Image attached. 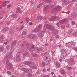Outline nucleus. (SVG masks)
<instances>
[{
	"label": "nucleus",
	"instance_id": "obj_1",
	"mask_svg": "<svg viewBox=\"0 0 77 77\" xmlns=\"http://www.w3.org/2000/svg\"><path fill=\"white\" fill-rule=\"evenodd\" d=\"M21 48L22 50H24V48H27L28 50H32L34 48V45L32 44H29L26 42H23L21 43Z\"/></svg>",
	"mask_w": 77,
	"mask_h": 77
},
{
	"label": "nucleus",
	"instance_id": "obj_2",
	"mask_svg": "<svg viewBox=\"0 0 77 77\" xmlns=\"http://www.w3.org/2000/svg\"><path fill=\"white\" fill-rule=\"evenodd\" d=\"M62 8L60 6H57L55 7V8L53 9L51 11V13L52 14H56L58 11H61Z\"/></svg>",
	"mask_w": 77,
	"mask_h": 77
},
{
	"label": "nucleus",
	"instance_id": "obj_3",
	"mask_svg": "<svg viewBox=\"0 0 77 77\" xmlns=\"http://www.w3.org/2000/svg\"><path fill=\"white\" fill-rule=\"evenodd\" d=\"M60 51L61 52V54L63 55V57L62 58L63 59H65V58L66 57L67 54H68V52L67 50H64L63 49H60Z\"/></svg>",
	"mask_w": 77,
	"mask_h": 77
},
{
	"label": "nucleus",
	"instance_id": "obj_4",
	"mask_svg": "<svg viewBox=\"0 0 77 77\" xmlns=\"http://www.w3.org/2000/svg\"><path fill=\"white\" fill-rule=\"evenodd\" d=\"M44 29H47L53 31L54 30V28L52 25H49L48 24H45L44 25Z\"/></svg>",
	"mask_w": 77,
	"mask_h": 77
},
{
	"label": "nucleus",
	"instance_id": "obj_5",
	"mask_svg": "<svg viewBox=\"0 0 77 77\" xmlns=\"http://www.w3.org/2000/svg\"><path fill=\"white\" fill-rule=\"evenodd\" d=\"M23 63L26 65H29L30 67H32L35 64L34 63H31L29 61H24L23 62Z\"/></svg>",
	"mask_w": 77,
	"mask_h": 77
},
{
	"label": "nucleus",
	"instance_id": "obj_6",
	"mask_svg": "<svg viewBox=\"0 0 77 77\" xmlns=\"http://www.w3.org/2000/svg\"><path fill=\"white\" fill-rule=\"evenodd\" d=\"M6 66L7 68H10L11 71L14 70V68L12 66V64L9 63L8 60L6 61Z\"/></svg>",
	"mask_w": 77,
	"mask_h": 77
},
{
	"label": "nucleus",
	"instance_id": "obj_7",
	"mask_svg": "<svg viewBox=\"0 0 77 77\" xmlns=\"http://www.w3.org/2000/svg\"><path fill=\"white\" fill-rule=\"evenodd\" d=\"M59 20V17L56 16H52L49 19L50 21H57Z\"/></svg>",
	"mask_w": 77,
	"mask_h": 77
},
{
	"label": "nucleus",
	"instance_id": "obj_8",
	"mask_svg": "<svg viewBox=\"0 0 77 77\" xmlns=\"http://www.w3.org/2000/svg\"><path fill=\"white\" fill-rule=\"evenodd\" d=\"M68 20L67 19H63V20H61L59 21V23L60 25L63 24V23H68Z\"/></svg>",
	"mask_w": 77,
	"mask_h": 77
},
{
	"label": "nucleus",
	"instance_id": "obj_9",
	"mask_svg": "<svg viewBox=\"0 0 77 77\" xmlns=\"http://www.w3.org/2000/svg\"><path fill=\"white\" fill-rule=\"evenodd\" d=\"M44 33H45V32L44 31H41L38 33V36L40 38H42L43 37Z\"/></svg>",
	"mask_w": 77,
	"mask_h": 77
},
{
	"label": "nucleus",
	"instance_id": "obj_10",
	"mask_svg": "<svg viewBox=\"0 0 77 77\" xmlns=\"http://www.w3.org/2000/svg\"><path fill=\"white\" fill-rule=\"evenodd\" d=\"M23 71L25 73H27V72H30V71H32V69H23Z\"/></svg>",
	"mask_w": 77,
	"mask_h": 77
},
{
	"label": "nucleus",
	"instance_id": "obj_11",
	"mask_svg": "<svg viewBox=\"0 0 77 77\" xmlns=\"http://www.w3.org/2000/svg\"><path fill=\"white\" fill-rule=\"evenodd\" d=\"M49 59H50L49 58L46 57L45 61L46 62L47 65L48 66H50V60H49Z\"/></svg>",
	"mask_w": 77,
	"mask_h": 77
},
{
	"label": "nucleus",
	"instance_id": "obj_12",
	"mask_svg": "<svg viewBox=\"0 0 77 77\" xmlns=\"http://www.w3.org/2000/svg\"><path fill=\"white\" fill-rule=\"evenodd\" d=\"M45 18H46V17H45L42 18L41 16H38L37 17V19L39 20L40 21H41V20H44L45 19Z\"/></svg>",
	"mask_w": 77,
	"mask_h": 77
},
{
	"label": "nucleus",
	"instance_id": "obj_13",
	"mask_svg": "<svg viewBox=\"0 0 77 77\" xmlns=\"http://www.w3.org/2000/svg\"><path fill=\"white\" fill-rule=\"evenodd\" d=\"M29 37L30 38H31V39H34V38H35L36 36H35V35L34 34H32L29 35Z\"/></svg>",
	"mask_w": 77,
	"mask_h": 77
},
{
	"label": "nucleus",
	"instance_id": "obj_14",
	"mask_svg": "<svg viewBox=\"0 0 77 77\" xmlns=\"http://www.w3.org/2000/svg\"><path fill=\"white\" fill-rule=\"evenodd\" d=\"M74 62V59L73 58H71L69 60V63L71 65H72L73 63Z\"/></svg>",
	"mask_w": 77,
	"mask_h": 77
},
{
	"label": "nucleus",
	"instance_id": "obj_15",
	"mask_svg": "<svg viewBox=\"0 0 77 77\" xmlns=\"http://www.w3.org/2000/svg\"><path fill=\"white\" fill-rule=\"evenodd\" d=\"M16 60L17 62H20V61H21V58H20V56H18L16 57Z\"/></svg>",
	"mask_w": 77,
	"mask_h": 77
},
{
	"label": "nucleus",
	"instance_id": "obj_16",
	"mask_svg": "<svg viewBox=\"0 0 77 77\" xmlns=\"http://www.w3.org/2000/svg\"><path fill=\"white\" fill-rule=\"evenodd\" d=\"M62 2H63V3H66V5H67L68 4L69 2H68V1L67 0H61Z\"/></svg>",
	"mask_w": 77,
	"mask_h": 77
},
{
	"label": "nucleus",
	"instance_id": "obj_17",
	"mask_svg": "<svg viewBox=\"0 0 77 77\" xmlns=\"http://www.w3.org/2000/svg\"><path fill=\"white\" fill-rule=\"evenodd\" d=\"M21 9L19 8H17L16 9V12L17 13H20V12H21Z\"/></svg>",
	"mask_w": 77,
	"mask_h": 77
},
{
	"label": "nucleus",
	"instance_id": "obj_18",
	"mask_svg": "<svg viewBox=\"0 0 77 77\" xmlns=\"http://www.w3.org/2000/svg\"><path fill=\"white\" fill-rule=\"evenodd\" d=\"M39 29H38V28H36V29H34L32 31V32H33L34 33L38 32H39Z\"/></svg>",
	"mask_w": 77,
	"mask_h": 77
},
{
	"label": "nucleus",
	"instance_id": "obj_19",
	"mask_svg": "<svg viewBox=\"0 0 77 77\" xmlns=\"http://www.w3.org/2000/svg\"><path fill=\"white\" fill-rule=\"evenodd\" d=\"M16 44H17V40H14L12 43V45L13 46H15L16 45Z\"/></svg>",
	"mask_w": 77,
	"mask_h": 77
},
{
	"label": "nucleus",
	"instance_id": "obj_20",
	"mask_svg": "<svg viewBox=\"0 0 77 77\" xmlns=\"http://www.w3.org/2000/svg\"><path fill=\"white\" fill-rule=\"evenodd\" d=\"M49 6V5H47L45 7V8L43 9V11H46L47 10V9L48 8V7Z\"/></svg>",
	"mask_w": 77,
	"mask_h": 77
},
{
	"label": "nucleus",
	"instance_id": "obj_21",
	"mask_svg": "<svg viewBox=\"0 0 77 77\" xmlns=\"http://www.w3.org/2000/svg\"><path fill=\"white\" fill-rule=\"evenodd\" d=\"M10 34L12 35L14 33V29H11L9 31Z\"/></svg>",
	"mask_w": 77,
	"mask_h": 77
},
{
	"label": "nucleus",
	"instance_id": "obj_22",
	"mask_svg": "<svg viewBox=\"0 0 77 77\" xmlns=\"http://www.w3.org/2000/svg\"><path fill=\"white\" fill-rule=\"evenodd\" d=\"M52 33L53 34L57 35V30H54V29Z\"/></svg>",
	"mask_w": 77,
	"mask_h": 77
},
{
	"label": "nucleus",
	"instance_id": "obj_23",
	"mask_svg": "<svg viewBox=\"0 0 77 77\" xmlns=\"http://www.w3.org/2000/svg\"><path fill=\"white\" fill-rule=\"evenodd\" d=\"M34 64L33 65H34ZM33 65L30 68H32V69H37V66H33Z\"/></svg>",
	"mask_w": 77,
	"mask_h": 77
},
{
	"label": "nucleus",
	"instance_id": "obj_24",
	"mask_svg": "<svg viewBox=\"0 0 77 77\" xmlns=\"http://www.w3.org/2000/svg\"><path fill=\"white\" fill-rule=\"evenodd\" d=\"M11 16L13 18H16L17 17V14H12Z\"/></svg>",
	"mask_w": 77,
	"mask_h": 77
},
{
	"label": "nucleus",
	"instance_id": "obj_25",
	"mask_svg": "<svg viewBox=\"0 0 77 77\" xmlns=\"http://www.w3.org/2000/svg\"><path fill=\"white\" fill-rule=\"evenodd\" d=\"M61 73L62 74H65V72L63 69L61 70Z\"/></svg>",
	"mask_w": 77,
	"mask_h": 77
},
{
	"label": "nucleus",
	"instance_id": "obj_26",
	"mask_svg": "<svg viewBox=\"0 0 77 77\" xmlns=\"http://www.w3.org/2000/svg\"><path fill=\"white\" fill-rule=\"evenodd\" d=\"M42 28V24H39V25H38V29L39 30L40 29H41Z\"/></svg>",
	"mask_w": 77,
	"mask_h": 77
},
{
	"label": "nucleus",
	"instance_id": "obj_27",
	"mask_svg": "<svg viewBox=\"0 0 77 77\" xmlns=\"http://www.w3.org/2000/svg\"><path fill=\"white\" fill-rule=\"evenodd\" d=\"M26 35V32L25 31H23L22 32L23 37H24V36L25 35Z\"/></svg>",
	"mask_w": 77,
	"mask_h": 77
},
{
	"label": "nucleus",
	"instance_id": "obj_28",
	"mask_svg": "<svg viewBox=\"0 0 77 77\" xmlns=\"http://www.w3.org/2000/svg\"><path fill=\"white\" fill-rule=\"evenodd\" d=\"M42 5V3H41L40 4L38 5L37 6V8H40L41 6Z\"/></svg>",
	"mask_w": 77,
	"mask_h": 77
},
{
	"label": "nucleus",
	"instance_id": "obj_29",
	"mask_svg": "<svg viewBox=\"0 0 77 77\" xmlns=\"http://www.w3.org/2000/svg\"><path fill=\"white\" fill-rule=\"evenodd\" d=\"M28 77H32V74L31 73H29L28 74Z\"/></svg>",
	"mask_w": 77,
	"mask_h": 77
},
{
	"label": "nucleus",
	"instance_id": "obj_30",
	"mask_svg": "<svg viewBox=\"0 0 77 77\" xmlns=\"http://www.w3.org/2000/svg\"><path fill=\"white\" fill-rule=\"evenodd\" d=\"M56 26H57L58 27H60V24L59 22H58L57 23H56Z\"/></svg>",
	"mask_w": 77,
	"mask_h": 77
},
{
	"label": "nucleus",
	"instance_id": "obj_31",
	"mask_svg": "<svg viewBox=\"0 0 77 77\" xmlns=\"http://www.w3.org/2000/svg\"><path fill=\"white\" fill-rule=\"evenodd\" d=\"M72 49L73 50H75V51H77V48H76L75 47H74L72 48Z\"/></svg>",
	"mask_w": 77,
	"mask_h": 77
},
{
	"label": "nucleus",
	"instance_id": "obj_32",
	"mask_svg": "<svg viewBox=\"0 0 77 77\" xmlns=\"http://www.w3.org/2000/svg\"><path fill=\"white\" fill-rule=\"evenodd\" d=\"M32 56L33 57H38V55H37V54H32Z\"/></svg>",
	"mask_w": 77,
	"mask_h": 77
},
{
	"label": "nucleus",
	"instance_id": "obj_33",
	"mask_svg": "<svg viewBox=\"0 0 77 77\" xmlns=\"http://www.w3.org/2000/svg\"><path fill=\"white\" fill-rule=\"evenodd\" d=\"M7 73L8 74V75H11V72H9V71H8L7 72Z\"/></svg>",
	"mask_w": 77,
	"mask_h": 77
},
{
	"label": "nucleus",
	"instance_id": "obj_34",
	"mask_svg": "<svg viewBox=\"0 0 77 77\" xmlns=\"http://www.w3.org/2000/svg\"><path fill=\"white\" fill-rule=\"evenodd\" d=\"M6 48H7V49H8V50H9V49H10V45H7L6 47Z\"/></svg>",
	"mask_w": 77,
	"mask_h": 77
},
{
	"label": "nucleus",
	"instance_id": "obj_35",
	"mask_svg": "<svg viewBox=\"0 0 77 77\" xmlns=\"http://www.w3.org/2000/svg\"><path fill=\"white\" fill-rule=\"evenodd\" d=\"M56 65L57 66H58V67L60 66V63L57 62L56 63Z\"/></svg>",
	"mask_w": 77,
	"mask_h": 77
},
{
	"label": "nucleus",
	"instance_id": "obj_36",
	"mask_svg": "<svg viewBox=\"0 0 77 77\" xmlns=\"http://www.w3.org/2000/svg\"><path fill=\"white\" fill-rule=\"evenodd\" d=\"M3 50H4L3 48L2 47H0V51H3Z\"/></svg>",
	"mask_w": 77,
	"mask_h": 77
},
{
	"label": "nucleus",
	"instance_id": "obj_37",
	"mask_svg": "<svg viewBox=\"0 0 77 77\" xmlns=\"http://www.w3.org/2000/svg\"><path fill=\"white\" fill-rule=\"evenodd\" d=\"M61 28L63 29H64L65 28V26L64 25H62L61 26Z\"/></svg>",
	"mask_w": 77,
	"mask_h": 77
},
{
	"label": "nucleus",
	"instance_id": "obj_38",
	"mask_svg": "<svg viewBox=\"0 0 77 77\" xmlns=\"http://www.w3.org/2000/svg\"><path fill=\"white\" fill-rule=\"evenodd\" d=\"M3 6H4V7H6V3L5 2V1L4 2L3 4Z\"/></svg>",
	"mask_w": 77,
	"mask_h": 77
},
{
	"label": "nucleus",
	"instance_id": "obj_39",
	"mask_svg": "<svg viewBox=\"0 0 77 77\" xmlns=\"http://www.w3.org/2000/svg\"><path fill=\"white\" fill-rule=\"evenodd\" d=\"M42 65H43V66H45V63L43 62L42 63Z\"/></svg>",
	"mask_w": 77,
	"mask_h": 77
},
{
	"label": "nucleus",
	"instance_id": "obj_40",
	"mask_svg": "<svg viewBox=\"0 0 77 77\" xmlns=\"http://www.w3.org/2000/svg\"><path fill=\"white\" fill-rule=\"evenodd\" d=\"M8 29V27H6L4 28V30L6 31V30H7Z\"/></svg>",
	"mask_w": 77,
	"mask_h": 77
},
{
	"label": "nucleus",
	"instance_id": "obj_41",
	"mask_svg": "<svg viewBox=\"0 0 77 77\" xmlns=\"http://www.w3.org/2000/svg\"><path fill=\"white\" fill-rule=\"evenodd\" d=\"M58 47H59V48H60H60L61 49H63L62 48V47H61V45H58Z\"/></svg>",
	"mask_w": 77,
	"mask_h": 77
},
{
	"label": "nucleus",
	"instance_id": "obj_42",
	"mask_svg": "<svg viewBox=\"0 0 77 77\" xmlns=\"http://www.w3.org/2000/svg\"><path fill=\"white\" fill-rule=\"evenodd\" d=\"M4 3H5V4L6 3H9V1H5Z\"/></svg>",
	"mask_w": 77,
	"mask_h": 77
},
{
	"label": "nucleus",
	"instance_id": "obj_43",
	"mask_svg": "<svg viewBox=\"0 0 77 77\" xmlns=\"http://www.w3.org/2000/svg\"><path fill=\"white\" fill-rule=\"evenodd\" d=\"M53 6H55V5H56V3L55 2H54L53 3Z\"/></svg>",
	"mask_w": 77,
	"mask_h": 77
},
{
	"label": "nucleus",
	"instance_id": "obj_44",
	"mask_svg": "<svg viewBox=\"0 0 77 77\" xmlns=\"http://www.w3.org/2000/svg\"><path fill=\"white\" fill-rule=\"evenodd\" d=\"M26 21H27V23H28V22H29V18H27L26 19Z\"/></svg>",
	"mask_w": 77,
	"mask_h": 77
},
{
	"label": "nucleus",
	"instance_id": "obj_45",
	"mask_svg": "<svg viewBox=\"0 0 77 77\" xmlns=\"http://www.w3.org/2000/svg\"><path fill=\"white\" fill-rule=\"evenodd\" d=\"M72 25H74V24H75V22L73 21L72 22Z\"/></svg>",
	"mask_w": 77,
	"mask_h": 77
},
{
	"label": "nucleus",
	"instance_id": "obj_46",
	"mask_svg": "<svg viewBox=\"0 0 77 77\" xmlns=\"http://www.w3.org/2000/svg\"><path fill=\"white\" fill-rule=\"evenodd\" d=\"M23 27H24V26H21V27H20V30H21V29H23Z\"/></svg>",
	"mask_w": 77,
	"mask_h": 77
},
{
	"label": "nucleus",
	"instance_id": "obj_47",
	"mask_svg": "<svg viewBox=\"0 0 77 77\" xmlns=\"http://www.w3.org/2000/svg\"><path fill=\"white\" fill-rule=\"evenodd\" d=\"M50 39L51 41H53V38L51 37L50 38Z\"/></svg>",
	"mask_w": 77,
	"mask_h": 77
},
{
	"label": "nucleus",
	"instance_id": "obj_48",
	"mask_svg": "<svg viewBox=\"0 0 77 77\" xmlns=\"http://www.w3.org/2000/svg\"><path fill=\"white\" fill-rule=\"evenodd\" d=\"M48 44H45V47H47V46H48Z\"/></svg>",
	"mask_w": 77,
	"mask_h": 77
},
{
	"label": "nucleus",
	"instance_id": "obj_49",
	"mask_svg": "<svg viewBox=\"0 0 77 77\" xmlns=\"http://www.w3.org/2000/svg\"><path fill=\"white\" fill-rule=\"evenodd\" d=\"M69 33V34H71V33H72V31L70 30Z\"/></svg>",
	"mask_w": 77,
	"mask_h": 77
},
{
	"label": "nucleus",
	"instance_id": "obj_50",
	"mask_svg": "<svg viewBox=\"0 0 77 77\" xmlns=\"http://www.w3.org/2000/svg\"><path fill=\"white\" fill-rule=\"evenodd\" d=\"M29 25H30L31 26H32L33 25V23H32V22H30L29 24Z\"/></svg>",
	"mask_w": 77,
	"mask_h": 77
},
{
	"label": "nucleus",
	"instance_id": "obj_51",
	"mask_svg": "<svg viewBox=\"0 0 77 77\" xmlns=\"http://www.w3.org/2000/svg\"><path fill=\"white\" fill-rule=\"evenodd\" d=\"M43 72H45L46 71V69H43Z\"/></svg>",
	"mask_w": 77,
	"mask_h": 77
},
{
	"label": "nucleus",
	"instance_id": "obj_52",
	"mask_svg": "<svg viewBox=\"0 0 77 77\" xmlns=\"http://www.w3.org/2000/svg\"><path fill=\"white\" fill-rule=\"evenodd\" d=\"M68 69H69V70H71V67H68Z\"/></svg>",
	"mask_w": 77,
	"mask_h": 77
},
{
	"label": "nucleus",
	"instance_id": "obj_53",
	"mask_svg": "<svg viewBox=\"0 0 77 77\" xmlns=\"http://www.w3.org/2000/svg\"><path fill=\"white\" fill-rule=\"evenodd\" d=\"M11 7V5H8L7 6V8H10Z\"/></svg>",
	"mask_w": 77,
	"mask_h": 77
},
{
	"label": "nucleus",
	"instance_id": "obj_54",
	"mask_svg": "<svg viewBox=\"0 0 77 77\" xmlns=\"http://www.w3.org/2000/svg\"><path fill=\"white\" fill-rule=\"evenodd\" d=\"M4 44H5V45H7V44H8V42H5Z\"/></svg>",
	"mask_w": 77,
	"mask_h": 77
},
{
	"label": "nucleus",
	"instance_id": "obj_55",
	"mask_svg": "<svg viewBox=\"0 0 77 77\" xmlns=\"http://www.w3.org/2000/svg\"><path fill=\"white\" fill-rule=\"evenodd\" d=\"M47 71H50V69H47Z\"/></svg>",
	"mask_w": 77,
	"mask_h": 77
},
{
	"label": "nucleus",
	"instance_id": "obj_56",
	"mask_svg": "<svg viewBox=\"0 0 77 77\" xmlns=\"http://www.w3.org/2000/svg\"><path fill=\"white\" fill-rule=\"evenodd\" d=\"M56 38H59V36L58 35H56Z\"/></svg>",
	"mask_w": 77,
	"mask_h": 77
},
{
	"label": "nucleus",
	"instance_id": "obj_57",
	"mask_svg": "<svg viewBox=\"0 0 77 77\" xmlns=\"http://www.w3.org/2000/svg\"><path fill=\"white\" fill-rule=\"evenodd\" d=\"M54 51H52L51 52V53H52V55H53L54 54Z\"/></svg>",
	"mask_w": 77,
	"mask_h": 77
},
{
	"label": "nucleus",
	"instance_id": "obj_58",
	"mask_svg": "<svg viewBox=\"0 0 77 77\" xmlns=\"http://www.w3.org/2000/svg\"><path fill=\"white\" fill-rule=\"evenodd\" d=\"M49 77V75H47L44 77Z\"/></svg>",
	"mask_w": 77,
	"mask_h": 77
},
{
	"label": "nucleus",
	"instance_id": "obj_59",
	"mask_svg": "<svg viewBox=\"0 0 77 77\" xmlns=\"http://www.w3.org/2000/svg\"><path fill=\"white\" fill-rule=\"evenodd\" d=\"M16 29L17 30V31L19 30V28H18V27H16Z\"/></svg>",
	"mask_w": 77,
	"mask_h": 77
},
{
	"label": "nucleus",
	"instance_id": "obj_60",
	"mask_svg": "<svg viewBox=\"0 0 77 77\" xmlns=\"http://www.w3.org/2000/svg\"><path fill=\"white\" fill-rule=\"evenodd\" d=\"M76 1H77V0H72L73 2H75Z\"/></svg>",
	"mask_w": 77,
	"mask_h": 77
},
{
	"label": "nucleus",
	"instance_id": "obj_61",
	"mask_svg": "<svg viewBox=\"0 0 77 77\" xmlns=\"http://www.w3.org/2000/svg\"><path fill=\"white\" fill-rule=\"evenodd\" d=\"M59 61H60V62H62V60L60 59L59 60Z\"/></svg>",
	"mask_w": 77,
	"mask_h": 77
},
{
	"label": "nucleus",
	"instance_id": "obj_62",
	"mask_svg": "<svg viewBox=\"0 0 77 77\" xmlns=\"http://www.w3.org/2000/svg\"><path fill=\"white\" fill-rule=\"evenodd\" d=\"M51 74L52 75H53V74H54V72H52Z\"/></svg>",
	"mask_w": 77,
	"mask_h": 77
},
{
	"label": "nucleus",
	"instance_id": "obj_63",
	"mask_svg": "<svg viewBox=\"0 0 77 77\" xmlns=\"http://www.w3.org/2000/svg\"><path fill=\"white\" fill-rule=\"evenodd\" d=\"M43 1H44L45 2H47V0H43Z\"/></svg>",
	"mask_w": 77,
	"mask_h": 77
},
{
	"label": "nucleus",
	"instance_id": "obj_64",
	"mask_svg": "<svg viewBox=\"0 0 77 77\" xmlns=\"http://www.w3.org/2000/svg\"><path fill=\"white\" fill-rule=\"evenodd\" d=\"M58 77H62V76H61L60 75L58 76Z\"/></svg>",
	"mask_w": 77,
	"mask_h": 77
}]
</instances>
